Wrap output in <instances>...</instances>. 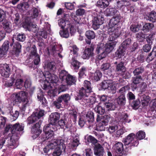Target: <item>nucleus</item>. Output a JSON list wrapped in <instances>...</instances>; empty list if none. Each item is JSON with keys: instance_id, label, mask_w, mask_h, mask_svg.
<instances>
[{"instance_id": "nucleus-1", "label": "nucleus", "mask_w": 156, "mask_h": 156, "mask_svg": "<svg viewBox=\"0 0 156 156\" xmlns=\"http://www.w3.org/2000/svg\"><path fill=\"white\" fill-rule=\"evenodd\" d=\"M56 64L54 62H48L46 63L44 66L45 72L43 74L45 77L44 83L43 84V88L44 90L53 88V86H55L58 81V78L54 74L50 72H53L56 69Z\"/></svg>"}, {"instance_id": "nucleus-2", "label": "nucleus", "mask_w": 156, "mask_h": 156, "mask_svg": "<svg viewBox=\"0 0 156 156\" xmlns=\"http://www.w3.org/2000/svg\"><path fill=\"white\" fill-rule=\"evenodd\" d=\"M121 16L120 15L113 17L108 23L109 28L108 32L110 35L109 40L112 41L117 39L120 34V27L118 26L120 22Z\"/></svg>"}, {"instance_id": "nucleus-3", "label": "nucleus", "mask_w": 156, "mask_h": 156, "mask_svg": "<svg viewBox=\"0 0 156 156\" xmlns=\"http://www.w3.org/2000/svg\"><path fill=\"white\" fill-rule=\"evenodd\" d=\"M145 136V133L142 131H139L136 134L131 133L123 139V142L125 145H129L128 148L131 149L138 145L139 144L138 140L143 139Z\"/></svg>"}, {"instance_id": "nucleus-4", "label": "nucleus", "mask_w": 156, "mask_h": 156, "mask_svg": "<svg viewBox=\"0 0 156 156\" xmlns=\"http://www.w3.org/2000/svg\"><path fill=\"white\" fill-rule=\"evenodd\" d=\"M60 118V114L57 112L51 114L49 118V124L44 127L43 131L45 133L46 138H49L52 137L54 134L53 131L57 130L55 124Z\"/></svg>"}, {"instance_id": "nucleus-5", "label": "nucleus", "mask_w": 156, "mask_h": 156, "mask_svg": "<svg viewBox=\"0 0 156 156\" xmlns=\"http://www.w3.org/2000/svg\"><path fill=\"white\" fill-rule=\"evenodd\" d=\"M28 94L26 92L21 91L18 93L12 94L11 98L13 101V105L16 103H22L21 109L24 111L26 107L28 105V100L27 98Z\"/></svg>"}, {"instance_id": "nucleus-6", "label": "nucleus", "mask_w": 156, "mask_h": 156, "mask_svg": "<svg viewBox=\"0 0 156 156\" xmlns=\"http://www.w3.org/2000/svg\"><path fill=\"white\" fill-rule=\"evenodd\" d=\"M94 120V114L91 111L88 112L86 114L85 112H82L80 115V118L79 120V125L82 127L85 123L87 121L88 123L92 122Z\"/></svg>"}, {"instance_id": "nucleus-7", "label": "nucleus", "mask_w": 156, "mask_h": 156, "mask_svg": "<svg viewBox=\"0 0 156 156\" xmlns=\"http://www.w3.org/2000/svg\"><path fill=\"white\" fill-rule=\"evenodd\" d=\"M45 137L42 138L43 141H45L46 140H48L47 145L44 149V151L45 153H47L50 149H53L57 147L58 145H59L62 143L61 140H53V136L52 137H50L49 138H46L45 134Z\"/></svg>"}, {"instance_id": "nucleus-8", "label": "nucleus", "mask_w": 156, "mask_h": 156, "mask_svg": "<svg viewBox=\"0 0 156 156\" xmlns=\"http://www.w3.org/2000/svg\"><path fill=\"white\" fill-rule=\"evenodd\" d=\"M92 92V89L91 87L90 82L85 80L83 83V87H82L79 92V99L80 97H81L83 95L85 97L89 95L90 93Z\"/></svg>"}, {"instance_id": "nucleus-9", "label": "nucleus", "mask_w": 156, "mask_h": 156, "mask_svg": "<svg viewBox=\"0 0 156 156\" xmlns=\"http://www.w3.org/2000/svg\"><path fill=\"white\" fill-rule=\"evenodd\" d=\"M58 23L59 26L62 29L69 28L70 34L72 35L76 33V30L75 27L71 24L69 21L61 19L58 20Z\"/></svg>"}, {"instance_id": "nucleus-10", "label": "nucleus", "mask_w": 156, "mask_h": 156, "mask_svg": "<svg viewBox=\"0 0 156 156\" xmlns=\"http://www.w3.org/2000/svg\"><path fill=\"white\" fill-rule=\"evenodd\" d=\"M59 77L62 80L65 79L68 85H71L75 82V79L73 76L68 74L65 71H62L60 73Z\"/></svg>"}, {"instance_id": "nucleus-11", "label": "nucleus", "mask_w": 156, "mask_h": 156, "mask_svg": "<svg viewBox=\"0 0 156 156\" xmlns=\"http://www.w3.org/2000/svg\"><path fill=\"white\" fill-rule=\"evenodd\" d=\"M44 115V111L40 110L38 112L33 113L28 118L27 120L29 124H32L39 119Z\"/></svg>"}, {"instance_id": "nucleus-12", "label": "nucleus", "mask_w": 156, "mask_h": 156, "mask_svg": "<svg viewBox=\"0 0 156 156\" xmlns=\"http://www.w3.org/2000/svg\"><path fill=\"white\" fill-rule=\"evenodd\" d=\"M30 52L29 58H34V64L36 65H38L40 61V58L37 53V49L35 45L31 48Z\"/></svg>"}, {"instance_id": "nucleus-13", "label": "nucleus", "mask_w": 156, "mask_h": 156, "mask_svg": "<svg viewBox=\"0 0 156 156\" xmlns=\"http://www.w3.org/2000/svg\"><path fill=\"white\" fill-rule=\"evenodd\" d=\"M126 147V149L124 150L123 148V144L122 143L120 142H118L115 143L114 145L115 149V151L119 153L122 152V155H126L127 154L128 152V149H130L129 148H128L129 145H125Z\"/></svg>"}, {"instance_id": "nucleus-14", "label": "nucleus", "mask_w": 156, "mask_h": 156, "mask_svg": "<svg viewBox=\"0 0 156 156\" xmlns=\"http://www.w3.org/2000/svg\"><path fill=\"white\" fill-rule=\"evenodd\" d=\"M0 73L2 76L7 78L10 74V69L6 64L0 65Z\"/></svg>"}, {"instance_id": "nucleus-15", "label": "nucleus", "mask_w": 156, "mask_h": 156, "mask_svg": "<svg viewBox=\"0 0 156 156\" xmlns=\"http://www.w3.org/2000/svg\"><path fill=\"white\" fill-rule=\"evenodd\" d=\"M114 64L115 65V71L116 73L119 74H122L126 72V68L123 62L121 61L118 62L116 61Z\"/></svg>"}, {"instance_id": "nucleus-16", "label": "nucleus", "mask_w": 156, "mask_h": 156, "mask_svg": "<svg viewBox=\"0 0 156 156\" xmlns=\"http://www.w3.org/2000/svg\"><path fill=\"white\" fill-rule=\"evenodd\" d=\"M142 76H134L132 78V83L131 84V87L132 90L134 91L138 88V85H139L140 82L142 80Z\"/></svg>"}, {"instance_id": "nucleus-17", "label": "nucleus", "mask_w": 156, "mask_h": 156, "mask_svg": "<svg viewBox=\"0 0 156 156\" xmlns=\"http://www.w3.org/2000/svg\"><path fill=\"white\" fill-rule=\"evenodd\" d=\"M83 96V95L81 97H80L79 100L84 102L85 104L88 103L93 105L97 102L96 98L94 95L90 96L89 98H88V96L89 95L87 96L86 97H85Z\"/></svg>"}, {"instance_id": "nucleus-18", "label": "nucleus", "mask_w": 156, "mask_h": 156, "mask_svg": "<svg viewBox=\"0 0 156 156\" xmlns=\"http://www.w3.org/2000/svg\"><path fill=\"white\" fill-rule=\"evenodd\" d=\"M40 124L39 123H37L32 128L31 133L32 134V137L35 139L38 137L39 135L41 133V131L39 129Z\"/></svg>"}, {"instance_id": "nucleus-19", "label": "nucleus", "mask_w": 156, "mask_h": 156, "mask_svg": "<svg viewBox=\"0 0 156 156\" xmlns=\"http://www.w3.org/2000/svg\"><path fill=\"white\" fill-rule=\"evenodd\" d=\"M94 45H91L90 47L85 49L83 52L82 57L83 59H89L93 55Z\"/></svg>"}, {"instance_id": "nucleus-20", "label": "nucleus", "mask_w": 156, "mask_h": 156, "mask_svg": "<svg viewBox=\"0 0 156 156\" xmlns=\"http://www.w3.org/2000/svg\"><path fill=\"white\" fill-rule=\"evenodd\" d=\"M111 119V116L110 115H105L104 116L98 115L96 120L97 122L101 121L103 123L104 125H108V122Z\"/></svg>"}, {"instance_id": "nucleus-21", "label": "nucleus", "mask_w": 156, "mask_h": 156, "mask_svg": "<svg viewBox=\"0 0 156 156\" xmlns=\"http://www.w3.org/2000/svg\"><path fill=\"white\" fill-rule=\"evenodd\" d=\"M109 39V37L108 40L109 41H111V42L106 44L104 47V50L108 53H110L112 51L116 44V42L113 41L115 39L111 41H110Z\"/></svg>"}, {"instance_id": "nucleus-22", "label": "nucleus", "mask_w": 156, "mask_h": 156, "mask_svg": "<svg viewBox=\"0 0 156 156\" xmlns=\"http://www.w3.org/2000/svg\"><path fill=\"white\" fill-rule=\"evenodd\" d=\"M94 153L96 156H103L104 150L103 147L100 144L95 145Z\"/></svg>"}, {"instance_id": "nucleus-23", "label": "nucleus", "mask_w": 156, "mask_h": 156, "mask_svg": "<svg viewBox=\"0 0 156 156\" xmlns=\"http://www.w3.org/2000/svg\"><path fill=\"white\" fill-rule=\"evenodd\" d=\"M100 18L98 17H95L94 18L92 25V27L94 30H96L99 28L100 26L104 23V18L101 17Z\"/></svg>"}, {"instance_id": "nucleus-24", "label": "nucleus", "mask_w": 156, "mask_h": 156, "mask_svg": "<svg viewBox=\"0 0 156 156\" xmlns=\"http://www.w3.org/2000/svg\"><path fill=\"white\" fill-rule=\"evenodd\" d=\"M14 78L15 79V85L17 89H20L22 88L23 84V80L20 78L21 75L20 74H14Z\"/></svg>"}, {"instance_id": "nucleus-25", "label": "nucleus", "mask_w": 156, "mask_h": 156, "mask_svg": "<svg viewBox=\"0 0 156 156\" xmlns=\"http://www.w3.org/2000/svg\"><path fill=\"white\" fill-rule=\"evenodd\" d=\"M85 34L86 37L88 39L86 40V42L87 44H90L91 42V40L95 37L94 32L92 30H87L86 31Z\"/></svg>"}, {"instance_id": "nucleus-26", "label": "nucleus", "mask_w": 156, "mask_h": 156, "mask_svg": "<svg viewBox=\"0 0 156 156\" xmlns=\"http://www.w3.org/2000/svg\"><path fill=\"white\" fill-rule=\"evenodd\" d=\"M96 52L98 54L100 53L98 55V59L99 60H101L105 58L108 54L101 47L98 46L96 49Z\"/></svg>"}, {"instance_id": "nucleus-27", "label": "nucleus", "mask_w": 156, "mask_h": 156, "mask_svg": "<svg viewBox=\"0 0 156 156\" xmlns=\"http://www.w3.org/2000/svg\"><path fill=\"white\" fill-rule=\"evenodd\" d=\"M155 58H156V47H154L153 48L152 51L148 54L146 58V61L147 62L149 63L153 61Z\"/></svg>"}, {"instance_id": "nucleus-28", "label": "nucleus", "mask_w": 156, "mask_h": 156, "mask_svg": "<svg viewBox=\"0 0 156 156\" xmlns=\"http://www.w3.org/2000/svg\"><path fill=\"white\" fill-rule=\"evenodd\" d=\"M131 38H128L122 43L120 47L125 50H128L131 46Z\"/></svg>"}, {"instance_id": "nucleus-29", "label": "nucleus", "mask_w": 156, "mask_h": 156, "mask_svg": "<svg viewBox=\"0 0 156 156\" xmlns=\"http://www.w3.org/2000/svg\"><path fill=\"white\" fill-rule=\"evenodd\" d=\"M37 26L32 23H30L29 24H26L23 25V27L29 31H32L34 32L37 31Z\"/></svg>"}, {"instance_id": "nucleus-30", "label": "nucleus", "mask_w": 156, "mask_h": 156, "mask_svg": "<svg viewBox=\"0 0 156 156\" xmlns=\"http://www.w3.org/2000/svg\"><path fill=\"white\" fill-rule=\"evenodd\" d=\"M102 76V73L99 70H96L92 75V80L95 82H97L100 80Z\"/></svg>"}, {"instance_id": "nucleus-31", "label": "nucleus", "mask_w": 156, "mask_h": 156, "mask_svg": "<svg viewBox=\"0 0 156 156\" xmlns=\"http://www.w3.org/2000/svg\"><path fill=\"white\" fill-rule=\"evenodd\" d=\"M146 19L152 23L156 21V12L152 10L146 15Z\"/></svg>"}, {"instance_id": "nucleus-32", "label": "nucleus", "mask_w": 156, "mask_h": 156, "mask_svg": "<svg viewBox=\"0 0 156 156\" xmlns=\"http://www.w3.org/2000/svg\"><path fill=\"white\" fill-rule=\"evenodd\" d=\"M7 140V145L12 149H14L17 147V145L16 143V140H15L12 137L10 138H7L6 139Z\"/></svg>"}, {"instance_id": "nucleus-33", "label": "nucleus", "mask_w": 156, "mask_h": 156, "mask_svg": "<svg viewBox=\"0 0 156 156\" xmlns=\"http://www.w3.org/2000/svg\"><path fill=\"white\" fill-rule=\"evenodd\" d=\"M63 147V143H62L55 148L52 154L53 156H59L61 154V148Z\"/></svg>"}, {"instance_id": "nucleus-34", "label": "nucleus", "mask_w": 156, "mask_h": 156, "mask_svg": "<svg viewBox=\"0 0 156 156\" xmlns=\"http://www.w3.org/2000/svg\"><path fill=\"white\" fill-rule=\"evenodd\" d=\"M97 5L99 7L104 9L108 6L109 2L108 0H99L97 2Z\"/></svg>"}, {"instance_id": "nucleus-35", "label": "nucleus", "mask_w": 156, "mask_h": 156, "mask_svg": "<svg viewBox=\"0 0 156 156\" xmlns=\"http://www.w3.org/2000/svg\"><path fill=\"white\" fill-rule=\"evenodd\" d=\"M154 27V25L152 23H144L143 24L142 30L144 32H148L151 30Z\"/></svg>"}, {"instance_id": "nucleus-36", "label": "nucleus", "mask_w": 156, "mask_h": 156, "mask_svg": "<svg viewBox=\"0 0 156 156\" xmlns=\"http://www.w3.org/2000/svg\"><path fill=\"white\" fill-rule=\"evenodd\" d=\"M130 5V2L127 0L118 1L117 2L116 7L117 9H121L123 6H126Z\"/></svg>"}, {"instance_id": "nucleus-37", "label": "nucleus", "mask_w": 156, "mask_h": 156, "mask_svg": "<svg viewBox=\"0 0 156 156\" xmlns=\"http://www.w3.org/2000/svg\"><path fill=\"white\" fill-rule=\"evenodd\" d=\"M118 104L120 106H124L126 102V98L125 95H119L116 99Z\"/></svg>"}, {"instance_id": "nucleus-38", "label": "nucleus", "mask_w": 156, "mask_h": 156, "mask_svg": "<svg viewBox=\"0 0 156 156\" xmlns=\"http://www.w3.org/2000/svg\"><path fill=\"white\" fill-rule=\"evenodd\" d=\"M3 28L6 32L9 33L12 31L11 23L8 21H5L2 23Z\"/></svg>"}, {"instance_id": "nucleus-39", "label": "nucleus", "mask_w": 156, "mask_h": 156, "mask_svg": "<svg viewBox=\"0 0 156 156\" xmlns=\"http://www.w3.org/2000/svg\"><path fill=\"white\" fill-rule=\"evenodd\" d=\"M141 98L142 105L143 106L147 105L150 100V97L149 96L144 95L141 97Z\"/></svg>"}, {"instance_id": "nucleus-40", "label": "nucleus", "mask_w": 156, "mask_h": 156, "mask_svg": "<svg viewBox=\"0 0 156 156\" xmlns=\"http://www.w3.org/2000/svg\"><path fill=\"white\" fill-rule=\"evenodd\" d=\"M37 99L40 101L42 105L44 106L46 105L47 104L46 100L44 97L43 93L40 90V92L37 94Z\"/></svg>"}, {"instance_id": "nucleus-41", "label": "nucleus", "mask_w": 156, "mask_h": 156, "mask_svg": "<svg viewBox=\"0 0 156 156\" xmlns=\"http://www.w3.org/2000/svg\"><path fill=\"white\" fill-rule=\"evenodd\" d=\"M144 71V69L143 67H139L136 68L133 71L134 76H142V73Z\"/></svg>"}, {"instance_id": "nucleus-42", "label": "nucleus", "mask_w": 156, "mask_h": 156, "mask_svg": "<svg viewBox=\"0 0 156 156\" xmlns=\"http://www.w3.org/2000/svg\"><path fill=\"white\" fill-rule=\"evenodd\" d=\"M59 33L61 37L66 38L68 37L69 34H70L69 28L63 29L62 30H60Z\"/></svg>"}, {"instance_id": "nucleus-43", "label": "nucleus", "mask_w": 156, "mask_h": 156, "mask_svg": "<svg viewBox=\"0 0 156 156\" xmlns=\"http://www.w3.org/2000/svg\"><path fill=\"white\" fill-rule=\"evenodd\" d=\"M112 86V84L110 83V81L108 80H104L100 84L101 88L104 90L108 89Z\"/></svg>"}, {"instance_id": "nucleus-44", "label": "nucleus", "mask_w": 156, "mask_h": 156, "mask_svg": "<svg viewBox=\"0 0 156 156\" xmlns=\"http://www.w3.org/2000/svg\"><path fill=\"white\" fill-rule=\"evenodd\" d=\"M117 10L115 8H107L105 11L106 16H111L115 15L117 12Z\"/></svg>"}, {"instance_id": "nucleus-45", "label": "nucleus", "mask_w": 156, "mask_h": 156, "mask_svg": "<svg viewBox=\"0 0 156 156\" xmlns=\"http://www.w3.org/2000/svg\"><path fill=\"white\" fill-rule=\"evenodd\" d=\"M129 103L133 109L136 110L139 107L140 102L139 99H137L132 101Z\"/></svg>"}, {"instance_id": "nucleus-46", "label": "nucleus", "mask_w": 156, "mask_h": 156, "mask_svg": "<svg viewBox=\"0 0 156 156\" xmlns=\"http://www.w3.org/2000/svg\"><path fill=\"white\" fill-rule=\"evenodd\" d=\"M125 51L120 46L119 49L115 52V56L119 58H121L122 56L124 55Z\"/></svg>"}, {"instance_id": "nucleus-47", "label": "nucleus", "mask_w": 156, "mask_h": 156, "mask_svg": "<svg viewBox=\"0 0 156 156\" xmlns=\"http://www.w3.org/2000/svg\"><path fill=\"white\" fill-rule=\"evenodd\" d=\"M70 97L68 94H65L61 95L58 97V101L60 102H62V100L66 103L70 100Z\"/></svg>"}, {"instance_id": "nucleus-48", "label": "nucleus", "mask_w": 156, "mask_h": 156, "mask_svg": "<svg viewBox=\"0 0 156 156\" xmlns=\"http://www.w3.org/2000/svg\"><path fill=\"white\" fill-rule=\"evenodd\" d=\"M29 7V5L28 2H23L18 4L17 8L20 9L25 11L27 10Z\"/></svg>"}, {"instance_id": "nucleus-49", "label": "nucleus", "mask_w": 156, "mask_h": 156, "mask_svg": "<svg viewBox=\"0 0 156 156\" xmlns=\"http://www.w3.org/2000/svg\"><path fill=\"white\" fill-rule=\"evenodd\" d=\"M130 89V87L129 85H126L120 88L118 92L120 95H124L125 96L126 91L129 90Z\"/></svg>"}, {"instance_id": "nucleus-50", "label": "nucleus", "mask_w": 156, "mask_h": 156, "mask_svg": "<svg viewBox=\"0 0 156 156\" xmlns=\"http://www.w3.org/2000/svg\"><path fill=\"white\" fill-rule=\"evenodd\" d=\"M94 110L97 113L101 115L103 114L105 112L104 108L99 105L96 106L94 109Z\"/></svg>"}, {"instance_id": "nucleus-51", "label": "nucleus", "mask_w": 156, "mask_h": 156, "mask_svg": "<svg viewBox=\"0 0 156 156\" xmlns=\"http://www.w3.org/2000/svg\"><path fill=\"white\" fill-rule=\"evenodd\" d=\"M57 91V88L55 87L54 88L49 90L48 92V94L51 98H53L57 95L58 93Z\"/></svg>"}, {"instance_id": "nucleus-52", "label": "nucleus", "mask_w": 156, "mask_h": 156, "mask_svg": "<svg viewBox=\"0 0 156 156\" xmlns=\"http://www.w3.org/2000/svg\"><path fill=\"white\" fill-rule=\"evenodd\" d=\"M147 85L146 83L143 82L139 85L140 91L142 93L145 92L147 89Z\"/></svg>"}, {"instance_id": "nucleus-53", "label": "nucleus", "mask_w": 156, "mask_h": 156, "mask_svg": "<svg viewBox=\"0 0 156 156\" xmlns=\"http://www.w3.org/2000/svg\"><path fill=\"white\" fill-rule=\"evenodd\" d=\"M98 124L96 125L97 130L98 131H102L105 130V126H106L104 125V124L101 121L97 122Z\"/></svg>"}, {"instance_id": "nucleus-54", "label": "nucleus", "mask_w": 156, "mask_h": 156, "mask_svg": "<svg viewBox=\"0 0 156 156\" xmlns=\"http://www.w3.org/2000/svg\"><path fill=\"white\" fill-rule=\"evenodd\" d=\"M140 26L141 25L139 24H132L130 26V29L133 32L136 33L139 31Z\"/></svg>"}, {"instance_id": "nucleus-55", "label": "nucleus", "mask_w": 156, "mask_h": 156, "mask_svg": "<svg viewBox=\"0 0 156 156\" xmlns=\"http://www.w3.org/2000/svg\"><path fill=\"white\" fill-rule=\"evenodd\" d=\"M145 34L140 32L136 34V38L139 42H143L145 39Z\"/></svg>"}, {"instance_id": "nucleus-56", "label": "nucleus", "mask_w": 156, "mask_h": 156, "mask_svg": "<svg viewBox=\"0 0 156 156\" xmlns=\"http://www.w3.org/2000/svg\"><path fill=\"white\" fill-rule=\"evenodd\" d=\"M87 141L89 143L95 144L97 143L98 140L94 137L91 135L89 136L87 138Z\"/></svg>"}, {"instance_id": "nucleus-57", "label": "nucleus", "mask_w": 156, "mask_h": 156, "mask_svg": "<svg viewBox=\"0 0 156 156\" xmlns=\"http://www.w3.org/2000/svg\"><path fill=\"white\" fill-rule=\"evenodd\" d=\"M105 106L108 110H113L115 108V106L113 103L110 102L105 103Z\"/></svg>"}, {"instance_id": "nucleus-58", "label": "nucleus", "mask_w": 156, "mask_h": 156, "mask_svg": "<svg viewBox=\"0 0 156 156\" xmlns=\"http://www.w3.org/2000/svg\"><path fill=\"white\" fill-rule=\"evenodd\" d=\"M126 96L129 103H130V102L135 99V95L131 92L129 91L127 94Z\"/></svg>"}, {"instance_id": "nucleus-59", "label": "nucleus", "mask_w": 156, "mask_h": 156, "mask_svg": "<svg viewBox=\"0 0 156 156\" xmlns=\"http://www.w3.org/2000/svg\"><path fill=\"white\" fill-rule=\"evenodd\" d=\"M62 50V46L60 45H55L52 48V51L54 54L56 51H61Z\"/></svg>"}, {"instance_id": "nucleus-60", "label": "nucleus", "mask_w": 156, "mask_h": 156, "mask_svg": "<svg viewBox=\"0 0 156 156\" xmlns=\"http://www.w3.org/2000/svg\"><path fill=\"white\" fill-rule=\"evenodd\" d=\"M75 2L73 3L70 2H66L65 3V6L67 9L72 10L74 9L75 6Z\"/></svg>"}, {"instance_id": "nucleus-61", "label": "nucleus", "mask_w": 156, "mask_h": 156, "mask_svg": "<svg viewBox=\"0 0 156 156\" xmlns=\"http://www.w3.org/2000/svg\"><path fill=\"white\" fill-rule=\"evenodd\" d=\"M86 7V4H85L83 5H79V16H81L83 15L85 13V10L81 8L84 7Z\"/></svg>"}, {"instance_id": "nucleus-62", "label": "nucleus", "mask_w": 156, "mask_h": 156, "mask_svg": "<svg viewBox=\"0 0 156 156\" xmlns=\"http://www.w3.org/2000/svg\"><path fill=\"white\" fill-rule=\"evenodd\" d=\"M151 48V45L150 44H146L143 46L142 50L144 52H148L150 51Z\"/></svg>"}, {"instance_id": "nucleus-63", "label": "nucleus", "mask_w": 156, "mask_h": 156, "mask_svg": "<svg viewBox=\"0 0 156 156\" xmlns=\"http://www.w3.org/2000/svg\"><path fill=\"white\" fill-rule=\"evenodd\" d=\"M12 43L10 44V46H13V48L15 49L16 50H19L20 48L21 47V45L18 42L14 43V39L13 38H12Z\"/></svg>"}, {"instance_id": "nucleus-64", "label": "nucleus", "mask_w": 156, "mask_h": 156, "mask_svg": "<svg viewBox=\"0 0 156 156\" xmlns=\"http://www.w3.org/2000/svg\"><path fill=\"white\" fill-rule=\"evenodd\" d=\"M13 129L18 131H21L23 129V127L18 123H16L13 126Z\"/></svg>"}]
</instances>
